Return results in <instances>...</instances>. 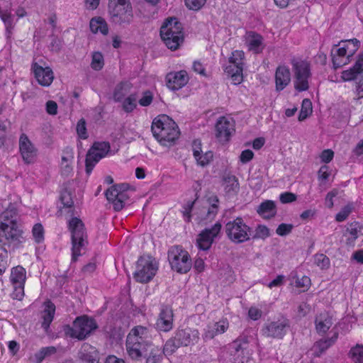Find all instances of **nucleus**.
<instances>
[{
  "mask_svg": "<svg viewBox=\"0 0 363 363\" xmlns=\"http://www.w3.org/2000/svg\"><path fill=\"white\" fill-rule=\"evenodd\" d=\"M225 191L230 195L235 194L239 191V183L234 175H226L223 177Z\"/></svg>",
  "mask_w": 363,
  "mask_h": 363,
  "instance_id": "33",
  "label": "nucleus"
},
{
  "mask_svg": "<svg viewBox=\"0 0 363 363\" xmlns=\"http://www.w3.org/2000/svg\"><path fill=\"white\" fill-rule=\"evenodd\" d=\"M44 306L45 308L42 312L43 322L41 327L45 330H48L54 318L55 306L50 300H47L45 301Z\"/></svg>",
  "mask_w": 363,
  "mask_h": 363,
  "instance_id": "22",
  "label": "nucleus"
},
{
  "mask_svg": "<svg viewBox=\"0 0 363 363\" xmlns=\"http://www.w3.org/2000/svg\"><path fill=\"white\" fill-rule=\"evenodd\" d=\"M77 357L82 361L94 363L98 362L99 352L94 347L88 343H84L77 353Z\"/></svg>",
  "mask_w": 363,
  "mask_h": 363,
  "instance_id": "20",
  "label": "nucleus"
},
{
  "mask_svg": "<svg viewBox=\"0 0 363 363\" xmlns=\"http://www.w3.org/2000/svg\"><path fill=\"white\" fill-rule=\"evenodd\" d=\"M0 18L5 25L7 38H10L11 30L13 28V21L11 11L7 9H2L0 8Z\"/></svg>",
  "mask_w": 363,
  "mask_h": 363,
  "instance_id": "38",
  "label": "nucleus"
},
{
  "mask_svg": "<svg viewBox=\"0 0 363 363\" xmlns=\"http://www.w3.org/2000/svg\"><path fill=\"white\" fill-rule=\"evenodd\" d=\"M130 198L128 192H121L119 194L118 200L114 203V210L120 211L124 206L125 202Z\"/></svg>",
  "mask_w": 363,
  "mask_h": 363,
  "instance_id": "58",
  "label": "nucleus"
},
{
  "mask_svg": "<svg viewBox=\"0 0 363 363\" xmlns=\"http://www.w3.org/2000/svg\"><path fill=\"white\" fill-rule=\"evenodd\" d=\"M57 352L56 348L54 346L42 347L38 352L34 355L35 362L41 363L46 357L55 354Z\"/></svg>",
  "mask_w": 363,
  "mask_h": 363,
  "instance_id": "41",
  "label": "nucleus"
},
{
  "mask_svg": "<svg viewBox=\"0 0 363 363\" xmlns=\"http://www.w3.org/2000/svg\"><path fill=\"white\" fill-rule=\"evenodd\" d=\"M16 216L17 210L11 203L0 215V242L8 245L10 251L21 247L25 241L23 231L16 222Z\"/></svg>",
  "mask_w": 363,
  "mask_h": 363,
  "instance_id": "1",
  "label": "nucleus"
},
{
  "mask_svg": "<svg viewBox=\"0 0 363 363\" xmlns=\"http://www.w3.org/2000/svg\"><path fill=\"white\" fill-rule=\"evenodd\" d=\"M257 212L264 218L270 219L277 214L275 202L271 200H266L262 202L257 207Z\"/></svg>",
  "mask_w": 363,
  "mask_h": 363,
  "instance_id": "26",
  "label": "nucleus"
},
{
  "mask_svg": "<svg viewBox=\"0 0 363 363\" xmlns=\"http://www.w3.org/2000/svg\"><path fill=\"white\" fill-rule=\"evenodd\" d=\"M32 69L35 77L40 85L48 86L52 83L54 75L50 67H47L44 68L35 62L32 65Z\"/></svg>",
  "mask_w": 363,
  "mask_h": 363,
  "instance_id": "18",
  "label": "nucleus"
},
{
  "mask_svg": "<svg viewBox=\"0 0 363 363\" xmlns=\"http://www.w3.org/2000/svg\"><path fill=\"white\" fill-rule=\"evenodd\" d=\"M199 339V331L190 328H178L174 335L169 338L164 345L163 353L172 355L181 347L194 345Z\"/></svg>",
  "mask_w": 363,
  "mask_h": 363,
  "instance_id": "5",
  "label": "nucleus"
},
{
  "mask_svg": "<svg viewBox=\"0 0 363 363\" xmlns=\"http://www.w3.org/2000/svg\"><path fill=\"white\" fill-rule=\"evenodd\" d=\"M153 99V94L150 90L143 93V96L139 99L138 103L142 106H148L151 104Z\"/></svg>",
  "mask_w": 363,
  "mask_h": 363,
  "instance_id": "59",
  "label": "nucleus"
},
{
  "mask_svg": "<svg viewBox=\"0 0 363 363\" xmlns=\"http://www.w3.org/2000/svg\"><path fill=\"white\" fill-rule=\"evenodd\" d=\"M168 260L171 268L179 274L187 273L192 266L189 254L179 245L170 247L168 250Z\"/></svg>",
  "mask_w": 363,
  "mask_h": 363,
  "instance_id": "10",
  "label": "nucleus"
},
{
  "mask_svg": "<svg viewBox=\"0 0 363 363\" xmlns=\"http://www.w3.org/2000/svg\"><path fill=\"white\" fill-rule=\"evenodd\" d=\"M228 326L229 323L228 320L226 318H223L216 322L214 324L213 328L218 334H222L226 331V330L228 328Z\"/></svg>",
  "mask_w": 363,
  "mask_h": 363,
  "instance_id": "60",
  "label": "nucleus"
},
{
  "mask_svg": "<svg viewBox=\"0 0 363 363\" xmlns=\"http://www.w3.org/2000/svg\"><path fill=\"white\" fill-rule=\"evenodd\" d=\"M108 12L113 23L129 25L133 20V11L130 0L109 1Z\"/></svg>",
  "mask_w": 363,
  "mask_h": 363,
  "instance_id": "8",
  "label": "nucleus"
},
{
  "mask_svg": "<svg viewBox=\"0 0 363 363\" xmlns=\"http://www.w3.org/2000/svg\"><path fill=\"white\" fill-rule=\"evenodd\" d=\"M308 76H302L300 74H294V88L298 91H304L308 89Z\"/></svg>",
  "mask_w": 363,
  "mask_h": 363,
  "instance_id": "43",
  "label": "nucleus"
},
{
  "mask_svg": "<svg viewBox=\"0 0 363 363\" xmlns=\"http://www.w3.org/2000/svg\"><path fill=\"white\" fill-rule=\"evenodd\" d=\"M119 194L116 186L113 185L106 191L105 195L107 200L114 206V203L118 200Z\"/></svg>",
  "mask_w": 363,
  "mask_h": 363,
  "instance_id": "54",
  "label": "nucleus"
},
{
  "mask_svg": "<svg viewBox=\"0 0 363 363\" xmlns=\"http://www.w3.org/2000/svg\"><path fill=\"white\" fill-rule=\"evenodd\" d=\"M315 263L320 269H328L330 265V259L323 254H317L315 255Z\"/></svg>",
  "mask_w": 363,
  "mask_h": 363,
  "instance_id": "50",
  "label": "nucleus"
},
{
  "mask_svg": "<svg viewBox=\"0 0 363 363\" xmlns=\"http://www.w3.org/2000/svg\"><path fill=\"white\" fill-rule=\"evenodd\" d=\"M206 0H184L186 6L193 11H199L206 4Z\"/></svg>",
  "mask_w": 363,
  "mask_h": 363,
  "instance_id": "56",
  "label": "nucleus"
},
{
  "mask_svg": "<svg viewBox=\"0 0 363 363\" xmlns=\"http://www.w3.org/2000/svg\"><path fill=\"white\" fill-rule=\"evenodd\" d=\"M338 333L335 332L331 337L321 339L315 342L312 347L313 355L320 357L329 347H330L337 341Z\"/></svg>",
  "mask_w": 363,
  "mask_h": 363,
  "instance_id": "21",
  "label": "nucleus"
},
{
  "mask_svg": "<svg viewBox=\"0 0 363 363\" xmlns=\"http://www.w3.org/2000/svg\"><path fill=\"white\" fill-rule=\"evenodd\" d=\"M174 313L169 306H162L155 326L156 328L162 332H169L173 328Z\"/></svg>",
  "mask_w": 363,
  "mask_h": 363,
  "instance_id": "14",
  "label": "nucleus"
},
{
  "mask_svg": "<svg viewBox=\"0 0 363 363\" xmlns=\"http://www.w3.org/2000/svg\"><path fill=\"white\" fill-rule=\"evenodd\" d=\"M213 157V152L211 151H208L203 155L199 154V156L195 157V159L198 164L204 167L209 164V162L212 160Z\"/></svg>",
  "mask_w": 363,
  "mask_h": 363,
  "instance_id": "55",
  "label": "nucleus"
},
{
  "mask_svg": "<svg viewBox=\"0 0 363 363\" xmlns=\"http://www.w3.org/2000/svg\"><path fill=\"white\" fill-rule=\"evenodd\" d=\"M166 79L167 87L175 91L182 88L188 83L189 77L185 70H181L174 73H169Z\"/></svg>",
  "mask_w": 363,
  "mask_h": 363,
  "instance_id": "17",
  "label": "nucleus"
},
{
  "mask_svg": "<svg viewBox=\"0 0 363 363\" xmlns=\"http://www.w3.org/2000/svg\"><path fill=\"white\" fill-rule=\"evenodd\" d=\"M296 195L291 192H284L279 196V200L282 203H291L296 201Z\"/></svg>",
  "mask_w": 363,
  "mask_h": 363,
  "instance_id": "64",
  "label": "nucleus"
},
{
  "mask_svg": "<svg viewBox=\"0 0 363 363\" xmlns=\"http://www.w3.org/2000/svg\"><path fill=\"white\" fill-rule=\"evenodd\" d=\"M225 232L227 238L235 244H241L251 240L252 228L241 217L228 221L225 225Z\"/></svg>",
  "mask_w": 363,
  "mask_h": 363,
  "instance_id": "9",
  "label": "nucleus"
},
{
  "mask_svg": "<svg viewBox=\"0 0 363 363\" xmlns=\"http://www.w3.org/2000/svg\"><path fill=\"white\" fill-rule=\"evenodd\" d=\"M290 320L285 317H281L277 320L265 323L261 333L266 337L282 339L290 328Z\"/></svg>",
  "mask_w": 363,
  "mask_h": 363,
  "instance_id": "13",
  "label": "nucleus"
},
{
  "mask_svg": "<svg viewBox=\"0 0 363 363\" xmlns=\"http://www.w3.org/2000/svg\"><path fill=\"white\" fill-rule=\"evenodd\" d=\"M102 158H104V155L98 152L96 150H94L93 154L90 156H89L88 151L85 160L86 173L87 174H90L96 164Z\"/></svg>",
  "mask_w": 363,
  "mask_h": 363,
  "instance_id": "36",
  "label": "nucleus"
},
{
  "mask_svg": "<svg viewBox=\"0 0 363 363\" xmlns=\"http://www.w3.org/2000/svg\"><path fill=\"white\" fill-rule=\"evenodd\" d=\"M125 346L132 359L141 360L152 346L147 328L140 325L134 327L127 336Z\"/></svg>",
  "mask_w": 363,
  "mask_h": 363,
  "instance_id": "3",
  "label": "nucleus"
},
{
  "mask_svg": "<svg viewBox=\"0 0 363 363\" xmlns=\"http://www.w3.org/2000/svg\"><path fill=\"white\" fill-rule=\"evenodd\" d=\"M216 137L220 141L225 143L229 141L233 131V125L225 116L218 118L216 124Z\"/></svg>",
  "mask_w": 363,
  "mask_h": 363,
  "instance_id": "16",
  "label": "nucleus"
},
{
  "mask_svg": "<svg viewBox=\"0 0 363 363\" xmlns=\"http://www.w3.org/2000/svg\"><path fill=\"white\" fill-rule=\"evenodd\" d=\"M90 29L94 33L98 32L104 35L108 33V28L106 22L101 18H92L90 21Z\"/></svg>",
  "mask_w": 363,
  "mask_h": 363,
  "instance_id": "37",
  "label": "nucleus"
},
{
  "mask_svg": "<svg viewBox=\"0 0 363 363\" xmlns=\"http://www.w3.org/2000/svg\"><path fill=\"white\" fill-rule=\"evenodd\" d=\"M245 53L242 50H235L229 58V65L224 67V72L230 77L233 84L238 85L243 81V60Z\"/></svg>",
  "mask_w": 363,
  "mask_h": 363,
  "instance_id": "12",
  "label": "nucleus"
},
{
  "mask_svg": "<svg viewBox=\"0 0 363 363\" xmlns=\"http://www.w3.org/2000/svg\"><path fill=\"white\" fill-rule=\"evenodd\" d=\"M10 279L12 284H25L26 269L20 265L13 267Z\"/></svg>",
  "mask_w": 363,
  "mask_h": 363,
  "instance_id": "32",
  "label": "nucleus"
},
{
  "mask_svg": "<svg viewBox=\"0 0 363 363\" xmlns=\"http://www.w3.org/2000/svg\"><path fill=\"white\" fill-rule=\"evenodd\" d=\"M136 271L133 277L136 281L140 283H147L155 277L158 267L151 256H141L136 263Z\"/></svg>",
  "mask_w": 363,
  "mask_h": 363,
  "instance_id": "11",
  "label": "nucleus"
},
{
  "mask_svg": "<svg viewBox=\"0 0 363 363\" xmlns=\"http://www.w3.org/2000/svg\"><path fill=\"white\" fill-rule=\"evenodd\" d=\"M348 356L354 363H363V345L357 344L352 347L348 353Z\"/></svg>",
  "mask_w": 363,
  "mask_h": 363,
  "instance_id": "40",
  "label": "nucleus"
},
{
  "mask_svg": "<svg viewBox=\"0 0 363 363\" xmlns=\"http://www.w3.org/2000/svg\"><path fill=\"white\" fill-rule=\"evenodd\" d=\"M291 82V73L288 67L279 66L275 73L276 90L282 91Z\"/></svg>",
  "mask_w": 363,
  "mask_h": 363,
  "instance_id": "19",
  "label": "nucleus"
},
{
  "mask_svg": "<svg viewBox=\"0 0 363 363\" xmlns=\"http://www.w3.org/2000/svg\"><path fill=\"white\" fill-rule=\"evenodd\" d=\"M353 208V206L352 203H348L345 206L339 213H337L335 216V220L337 222H342L347 218L349 215L351 213Z\"/></svg>",
  "mask_w": 363,
  "mask_h": 363,
  "instance_id": "51",
  "label": "nucleus"
},
{
  "mask_svg": "<svg viewBox=\"0 0 363 363\" xmlns=\"http://www.w3.org/2000/svg\"><path fill=\"white\" fill-rule=\"evenodd\" d=\"M60 200L62 203L63 207L69 208V212L73 214L74 201L72 199V193L67 187L65 186L62 189Z\"/></svg>",
  "mask_w": 363,
  "mask_h": 363,
  "instance_id": "34",
  "label": "nucleus"
},
{
  "mask_svg": "<svg viewBox=\"0 0 363 363\" xmlns=\"http://www.w3.org/2000/svg\"><path fill=\"white\" fill-rule=\"evenodd\" d=\"M19 149L25 163L31 164L35 162L37 149L24 133L21 134L19 138Z\"/></svg>",
  "mask_w": 363,
  "mask_h": 363,
  "instance_id": "15",
  "label": "nucleus"
},
{
  "mask_svg": "<svg viewBox=\"0 0 363 363\" xmlns=\"http://www.w3.org/2000/svg\"><path fill=\"white\" fill-rule=\"evenodd\" d=\"M213 240L214 238L207 233V230H202L197 239L199 248L203 251L209 250L212 245Z\"/></svg>",
  "mask_w": 363,
  "mask_h": 363,
  "instance_id": "35",
  "label": "nucleus"
},
{
  "mask_svg": "<svg viewBox=\"0 0 363 363\" xmlns=\"http://www.w3.org/2000/svg\"><path fill=\"white\" fill-rule=\"evenodd\" d=\"M248 343L247 336H240L230 345L231 354L238 357H242L245 350L247 349Z\"/></svg>",
  "mask_w": 363,
  "mask_h": 363,
  "instance_id": "25",
  "label": "nucleus"
},
{
  "mask_svg": "<svg viewBox=\"0 0 363 363\" xmlns=\"http://www.w3.org/2000/svg\"><path fill=\"white\" fill-rule=\"evenodd\" d=\"M263 38L261 35L255 32L249 33V38L247 40L248 48L250 50H253L258 53L262 50Z\"/></svg>",
  "mask_w": 363,
  "mask_h": 363,
  "instance_id": "30",
  "label": "nucleus"
},
{
  "mask_svg": "<svg viewBox=\"0 0 363 363\" xmlns=\"http://www.w3.org/2000/svg\"><path fill=\"white\" fill-rule=\"evenodd\" d=\"M291 65L294 74L311 77L310 64L306 60L293 59Z\"/></svg>",
  "mask_w": 363,
  "mask_h": 363,
  "instance_id": "29",
  "label": "nucleus"
},
{
  "mask_svg": "<svg viewBox=\"0 0 363 363\" xmlns=\"http://www.w3.org/2000/svg\"><path fill=\"white\" fill-rule=\"evenodd\" d=\"M211 206L208 208L205 219L212 220L216 216L218 211V199L216 196H213L208 199Z\"/></svg>",
  "mask_w": 363,
  "mask_h": 363,
  "instance_id": "45",
  "label": "nucleus"
},
{
  "mask_svg": "<svg viewBox=\"0 0 363 363\" xmlns=\"http://www.w3.org/2000/svg\"><path fill=\"white\" fill-rule=\"evenodd\" d=\"M162 357L160 350L153 345L150 349L148 350L147 354L143 357V358L146 359V363H160Z\"/></svg>",
  "mask_w": 363,
  "mask_h": 363,
  "instance_id": "39",
  "label": "nucleus"
},
{
  "mask_svg": "<svg viewBox=\"0 0 363 363\" xmlns=\"http://www.w3.org/2000/svg\"><path fill=\"white\" fill-rule=\"evenodd\" d=\"M362 227L358 222H352L347 226L344 235L347 237L346 244L352 246L354 245L358 238V233L361 230Z\"/></svg>",
  "mask_w": 363,
  "mask_h": 363,
  "instance_id": "28",
  "label": "nucleus"
},
{
  "mask_svg": "<svg viewBox=\"0 0 363 363\" xmlns=\"http://www.w3.org/2000/svg\"><path fill=\"white\" fill-rule=\"evenodd\" d=\"M33 236L37 243H40L44 240V228L41 223H36L33 227Z\"/></svg>",
  "mask_w": 363,
  "mask_h": 363,
  "instance_id": "52",
  "label": "nucleus"
},
{
  "mask_svg": "<svg viewBox=\"0 0 363 363\" xmlns=\"http://www.w3.org/2000/svg\"><path fill=\"white\" fill-rule=\"evenodd\" d=\"M7 245H4L0 242V275L5 272L7 268L8 251L6 248Z\"/></svg>",
  "mask_w": 363,
  "mask_h": 363,
  "instance_id": "49",
  "label": "nucleus"
},
{
  "mask_svg": "<svg viewBox=\"0 0 363 363\" xmlns=\"http://www.w3.org/2000/svg\"><path fill=\"white\" fill-rule=\"evenodd\" d=\"M153 136L163 146H172L179 138L177 124L167 115L161 114L153 119L151 125Z\"/></svg>",
  "mask_w": 363,
  "mask_h": 363,
  "instance_id": "2",
  "label": "nucleus"
},
{
  "mask_svg": "<svg viewBox=\"0 0 363 363\" xmlns=\"http://www.w3.org/2000/svg\"><path fill=\"white\" fill-rule=\"evenodd\" d=\"M86 123L84 118H81L79 120L77 124V133L79 138L85 140L88 138V134L86 132Z\"/></svg>",
  "mask_w": 363,
  "mask_h": 363,
  "instance_id": "53",
  "label": "nucleus"
},
{
  "mask_svg": "<svg viewBox=\"0 0 363 363\" xmlns=\"http://www.w3.org/2000/svg\"><path fill=\"white\" fill-rule=\"evenodd\" d=\"M270 235L269 229L264 225H258L255 229V233L252 230L251 239H266Z\"/></svg>",
  "mask_w": 363,
  "mask_h": 363,
  "instance_id": "46",
  "label": "nucleus"
},
{
  "mask_svg": "<svg viewBox=\"0 0 363 363\" xmlns=\"http://www.w3.org/2000/svg\"><path fill=\"white\" fill-rule=\"evenodd\" d=\"M97 328L98 325L94 318L82 315L74 320L72 326L65 325L63 331L66 336L83 340Z\"/></svg>",
  "mask_w": 363,
  "mask_h": 363,
  "instance_id": "7",
  "label": "nucleus"
},
{
  "mask_svg": "<svg viewBox=\"0 0 363 363\" xmlns=\"http://www.w3.org/2000/svg\"><path fill=\"white\" fill-rule=\"evenodd\" d=\"M68 228L71 232L72 260L76 262L81 250L88 245L87 234L84 223L77 217L69 220Z\"/></svg>",
  "mask_w": 363,
  "mask_h": 363,
  "instance_id": "6",
  "label": "nucleus"
},
{
  "mask_svg": "<svg viewBox=\"0 0 363 363\" xmlns=\"http://www.w3.org/2000/svg\"><path fill=\"white\" fill-rule=\"evenodd\" d=\"M343 45L339 48L334 50V52L336 56L339 57H345L347 54V49L350 48V45H352V48L350 50V55H353L357 50L359 49L360 42L357 38H352L342 41Z\"/></svg>",
  "mask_w": 363,
  "mask_h": 363,
  "instance_id": "24",
  "label": "nucleus"
},
{
  "mask_svg": "<svg viewBox=\"0 0 363 363\" xmlns=\"http://www.w3.org/2000/svg\"><path fill=\"white\" fill-rule=\"evenodd\" d=\"M162 40L171 50H177L184 41V28L176 17L165 19L160 30Z\"/></svg>",
  "mask_w": 363,
  "mask_h": 363,
  "instance_id": "4",
  "label": "nucleus"
},
{
  "mask_svg": "<svg viewBox=\"0 0 363 363\" xmlns=\"http://www.w3.org/2000/svg\"><path fill=\"white\" fill-rule=\"evenodd\" d=\"M363 72V56L360 54L352 67L342 72L344 81H352Z\"/></svg>",
  "mask_w": 363,
  "mask_h": 363,
  "instance_id": "23",
  "label": "nucleus"
},
{
  "mask_svg": "<svg viewBox=\"0 0 363 363\" xmlns=\"http://www.w3.org/2000/svg\"><path fill=\"white\" fill-rule=\"evenodd\" d=\"M13 298L14 299L21 300L24 296V284H13Z\"/></svg>",
  "mask_w": 363,
  "mask_h": 363,
  "instance_id": "63",
  "label": "nucleus"
},
{
  "mask_svg": "<svg viewBox=\"0 0 363 363\" xmlns=\"http://www.w3.org/2000/svg\"><path fill=\"white\" fill-rule=\"evenodd\" d=\"M138 95L136 93L130 94L123 101V109L125 113H131L137 107Z\"/></svg>",
  "mask_w": 363,
  "mask_h": 363,
  "instance_id": "44",
  "label": "nucleus"
},
{
  "mask_svg": "<svg viewBox=\"0 0 363 363\" xmlns=\"http://www.w3.org/2000/svg\"><path fill=\"white\" fill-rule=\"evenodd\" d=\"M312 108V104L310 99H304L302 101L301 109L299 112L298 119L299 121L305 120L309 113V111Z\"/></svg>",
  "mask_w": 363,
  "mask_h": 363,
  "instance_id": "48",
  "label": "nucleus"
},
{
  "mask_svg": "<svg viewBox=\"0 0 363 363\" xmlns=\"http://www.w3.org/2000/svg\"><path fill=\"white\" fill-rule=\"evenodd\" d=\"M104 65V60L102 54L100 52H94L92 55L91 67L93 69L99 71Z\"/></svg>",
  "mask_w": 363,
  "mask_h": 363,
  "instance_id": "47",
  "label": "nucleus"
},
{
  "mask_svg": "<svg viewBox=\"0 0 363 363\" xmlns=\"http://www.w3.org/2000/svg\"><path fill=\"white\" fill-rule=\"evenodd\" d=\"M111 147L108 142H95L89 150V156H90L94 150H96L100 154L106 157L108 152L110 151Z\"/></svg>",
  "mask_w": 363,
  "mask_h": 363,
  "instance_id": "42",
  "label": "nucleus"
},
{
  "mask_svg": "<svg viewBox=\"0 0 363 363\" xmlns=\"http://www.w3.org/2000/svg\"><path fill=\"white\" fill-rule=\"evenodd\" d=\"M61 164L72 162L74 159L73 149L69 147H67L64 149Z\"/></svg>",
  "mask_w": 363,
  "mask_h": 363,
  "instance_id": "61",
  "label": "nucleus"
},
{
  "mask_svg": "<svg viewBox=\"0 0 363 363\" xmlns=\"http://www.w3.org/2000/svg\"><path fill=\"white\" fill-rule=\"evenodd\" d=\"M331 57L333 66L335 69L341 67L342 65L347 63L346 60H345V57H339L336 56V54L334 52V49L331 50Z\"/></svg>",
  "mask_w": 363,
  "mask_h": 363,
  "instance_id": "62",
  "label": "nucleus"
},
{
  "mask_svg": "<svg viewBox=\"0 0 363 363\" xmlns=\"http://www.w3.org/2000/svg\"><path fill=\"white\" fill-rule=\"evenodd\" d=\"M294 227L291 223H281L277 227L276 233L280 236H286L291 233Z\"/></svg>",
  "mask_w": 363,
  "mask_h": 363,
  "instance_id": "57",
  "label": "nucleus"
},
{
  "mask_svg": "<svg viewBox=\"0 0 363 363\" xmlns=\"http://www.w3.org/2000/svg\"><path fill=\"white\" fill-rule=\"evenodd\" d=\"M318 333H325L333 325L332 317L328 313H322L315 320Z\"/></svg>",
  "mask_w": 363,
  "mask_h": 363,
  "instance_id": "27",
  "label": "nucleus"
},
{
  "mask_svg": "<svg viewBox=\"0 0 363 363\" xmlns=\"http://www.w3.org/2000/svg\"><path fill=\"white\" fill-rule=\"evenodd\" d=\"M132 85L128 82H121L116 86L113 91V99L116 102H121L125 96L129 92Z\"/></svg>",
  "mask_w": 363,
  "mask_h": 363,
  "instance_id": "31",
  "label": "nucleus"
}]
</instances>
